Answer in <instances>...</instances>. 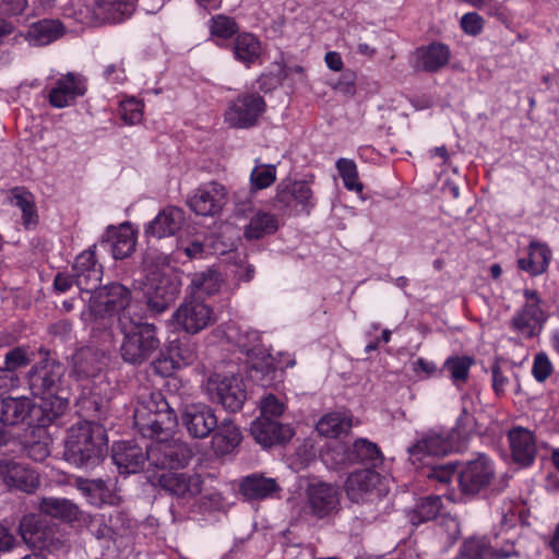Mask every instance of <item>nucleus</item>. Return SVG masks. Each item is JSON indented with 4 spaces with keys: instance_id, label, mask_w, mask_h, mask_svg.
Segmentation results:
<instances>
[{
    "instance_id": "obj_27",
    "label": "nucleus",
    "mask_w": 559,
    "mask_h": 559,
    "mask_svg": "<svg viewBox=\"0 0 559 559\" xmlns=\"http://www.w3.org/2000/svg\"><path fill=\"white\" fill-rule=\"evenodd\" d=\"M86 91L84 80L73 73L61 76L49 93V103L56 108L69 106Z\"/></svg>"
},
{
    "instance_id": "obj_25",
    "label": "nucleus",
    "mask_w": 559,
    "mask_h": 559,
    "mask_svg": "<svg viewBox=\"0 0 559 559\" xmlns=\"http://www.w3.org/2000/svg\"><path fill=\"white\" fill-rule=\"evenodd\" d=\"M186 221L185 213L176 206H167L147 225L145 234L157 239L176 235Z\"/></svg>"
},
{
    "instance_id": "obj_62",
    "label": "nucleus",
    "mask_w": 559,
    "mask_h": 559,
    "mask_svg": "<svg viewBox=\"0 0 559 559\" xmlns=\"http://www.w3.org/2000/svg\"><path fill=\"white\" fill-rule=\"evenodd\" d=\"M355 73L345 71L342 79L336 83L335 88L347 96H353L356 92L355 88Z\"/></svg>"
},
{
    "instance_id": "obj_56",
    "label": "nucleus",
    "mask_w": 559,
    "mask_h": 559,
    "mask_svg": "<svg viewBox=\"0 0 559 559\" xmlns=\"http://www.w3.org/2000/svg\"><path fill=\"white\" fill-rule=\"evenodd\" d=\"M552 372V365L545 353H538L534 358L532 373L538 382H544Z\"/></svg>"
},
{
    "instance_id": "obj_44",
    "label": "nucleus",
    "mask_w": 559,
    "mask_h": 559,
    "mask_svg": "<svg viewBox=\"0 0 559 559\" xmlns=\"http://www.w3.org/2000/svg\"><path fill=\"white\" fill-rule=\"evenodd\" d=\"M441 506V498L439 496L425 497L408 513V519L413 525H419L433 520L438 516Z\"/></svg>"
},
{
    "instance_id": "obj_5",
    "label": "nucleus",
    "mask_w": 559,
    "mask_h": 559,
    "mask_svg": "<svg viewBox=\"0 0 559 559\" xmlns=\"http://www.w3.org/2000/svg\"><path fill=\"white\" fill-rule=\"evenodd\" d=\"M136 0H70L63 16L85 25L119 23L135 11Z\"/></svg>"
},
{
    "instance_id": "obj_58",
    "label": "nucleus",
    "mask_w": 559,
    "mask_h": 559,
    "mask_svg": "<svg viewBox=\"0 0 559 559\" xmlns=\"http://www.w3.org/2000/svg\"><path fill=\"white\" fill-rule=\"evenodd\" d=\"M462 28L472 35H477L483 29V19L477 13H466L461 19Z\"/></svg>"
},
{
    "instance_id": "obj_47",
    "label": "nucleus",
    "mask_w": 559,
    "mask_h": 559,
    "mask_svg": "<svg viewBox=\"0 0 559 559\" xmlns=\"http://www.w3.org/2000/svg\"><path fill=\"white\" fill-rule=\"evenodd\" d=\"M473 362V358L468 356L449 357L443 365V369L449 372L455 384L464 383L468 378L469 368Z\"/></svg>"
},
{
    "instance_id": "obj_17",
    "label": "nucleus",
    "mask_w": 559,
    "mask_h": 559,
    "mask_svg": "<svg viewBox=\"0 0 559 559\" xmlns=\"http://www.w3.org/2000/svg\"><path fill=\"white\" fill-rule=\"evenodd\" d=\"M0 479L9 487L32 493L39 486L38 474L26 464L12 459L0 460Z\"/></svg>"
},
{
    "instance_id": "obj_61",
    "label": "nucleus",
    "mask_w": 559,
    "mask_h": 559,
    "mask_svg": "<svg viewBox=\"0 0 559 559\" xmlns=\"http://www.w3.org/2000/svg\"><path fill=\"white\" fill-rule=\"evenodd\" d=\"M454 467L452 464L438 465L433 466L429 473L428 477L431 479H436L442 484L449 483L454 476Z\"/></svg>"
},
{
    "instance_id": "obj_34",
    "label": "nucleus",
    "mask_w": 559,
    "mask_h": 559,
    "mask_svg": "<svg viewBox=\"0 0 559 559\" xmlns=\"http://www.w3.org/2000/svg\"><path fill=\"white\" fill-rule=\"evenodd\" d=\"M52 526L37 514L24 515L19 524V532L23 542L33 548H39L45 543Z\"/></svg>"
},
{
    "instance_id": "obj_46",
    "label": "nucleus",
    "mask_w": 559,
    "mask_h": 559,
    "mask_svg": "<svg viewBox=\"0 0 559 559\" xmlns=\"http://www.w3.org/2000/svg\"><path fill=\"white\" fill-rule=\"evenodd\" d=\"M75 486L92 504L103 503L109 493V488L103 479L78 478Z\"/></svg>"
},
{
    "instance_id": "obj_54",
    "label": "nucleus",
    "mask_w": 559,
    "mask_h": 559,
    "mask_svg": "<svg viewBox=\"0 0 559 559\" xmlns=\"http://www.w3.org/2000/svg\"><path fill=\"white\" fill-rule=\"evenodd\" d=\"M32 358L27 355L26 350L22 347H15L7 353L4 362H5V370L10 374H12L13 371L17 370L19 368L25 367L28 364H31Z\"/></svg>"
},
{
    "instance_id": "obj_6",
    "label": "nucleus",
    "mask_w": 559,
    "mask_h": 559,
    "mask_svg": "<svg viewBox=\"0 0 559 559\" xmlns=\"http://www.w3.org/2000/svg\"><path fill=\"white\" fill-rule=\"evenodd\" d=\"M148 467L156 471L182 468L192 459V450L179 439L160 438L147 445Z\"/></svg>"
},
{
    "instance_id": "obj_13",
    "label": "nucleus",
    "mask_w": 559,
    "mask_h": 559,
    "mask_svg": "<svg viewBox=\"0 0 559 559\" xmlns=\"http://www.w3.org/2000/svg\"><path fill=\"white\" fill-rule=\"evenodd\" d=\"M181 421L188 435L194 439L210 437L217 427V417L213 408L203 403H191L183 407Z\"/></svg>"
},
{
    "instance_id": "obj_64",
    "label": "nucleus",
    "mask_w": 559,
    "mask_h": 559,
    "mask_svg": "<svg viewBox=\"0 0 559 559\" xmlns=\"http://www.w3.org/2000/svg\"><path fill=\"white\" fill-rule=\"evenodd\" d=\"M12 199L21 211H25L34 202L33 194L23 188H14L12 190Z\"/></svg>"
},
{
    "instance_id": "obj_42",
    "label": "nucleus",
    "mask_w": 559,
    "mask_h": 559,
    "mask_svg": "<svg viewBox=\"0 0 559 559\" xmlns=\"http://www.w3.org/2000/svg\"><path fill=\"white\" fill-rule=\"evenodd\" d=\"M352 463H366L376 467L382 463V454L378 445L367 439L356 440L347 453Z\"/></svg>"
},
{
    "instance_id": "obj_14",
    "label": "nucleus",
    "mask_w": 559,
    "mask_h": 559,
    "mask_svg": "<svg viewBox=\"0 0 559 559\" xmlns=\"http://www.w3.org/2000/svg\"><path fill=\"white\" fill-rule=\"evenodd\" d=\"M265 110V103L258 94H245L239 96L226 110L225 119L230 127L250 128L258 122L259 117Z\"/></svg>"
},
{
    "instance_id": "obj_30",
    "label": "nucleus",
    "mask_w": 559,
    "mask_h": 559,
    "mask_svg": "<svg viewBox=\"0 0 559 559\" xmlns=\"http://www.w3.org/2000/svg\"><path fill=\"white\" fill-rule=\"evenodd\" d=\"M512 459L515 463L528 466L536 455V443L533 433L523 427H514L508 433Z\"/></svg>"
},
{
    "instance_id": "obj_41",
    "label": "nucleus",
    "mask_w": 559,
    "mask_h": 559,
    "mask_svg": "<svg viewBox=\"0 0 559 559\" xmlns=\"http://www.w3.org/2000/svg\"><path fill=\"white\" fill-rule=\"evenodd\" d=\"M222 283V275L214 269L195 272L191 276V295L199 298L201 295H214L219 290Z\"/></svg>"
},
{
    "instance_id": "obj_24",
    "label": "nucleus",
    "mask_w": 559,
    "mask_h": 559,
    "mask_svg": "<svg viewBox=\"0 0 559 559\" xmlns=\"http://www.w3.org/2000/svg\"><path fill=\"white\" fill-rule=\"evenodd\" d=\"M70 396L69 389L40 396V404L35 405L37 425L48 426L61 417L69 409Z\"/></svg>"
},
{
    "instance_id": "obj_31",
    "label": "nucleus",
    "mask_w": 559,
    "mask_h": 559,
    "mask_svg": "<svg viewBox=\"0 0 559 559\" xmlns=\"http://www.w3.org/2000/svg\"><path fill=\"white\" fill-rule=\"evenodd\" d=\"M281 487L275 478L265 477L263 474H251L243 477L239 485V492L247 500H263L278 492Z\"/></svg>"
},
{
    "instance_id": "obj_4",
    "label": "nucleus",
    "mask_w": 559,
    "mask_h": 559,
    "mask_svg": "<svg viewBox=\"0 0 559 559\" xmlns=\"http://www.w3.org/2000/svg\"><path fill=\"white\" fill-rule=\"evenodd\" d=\"M119 330L123 334L120 355L124 362L140 366L160 350V341L154 324L122 316L119 319Z\"/></svg>"
},
{
    "instance_id": "obj_12",
    "label": "nucleus",
    "mask_w": 559,
    "mask_h": 559,
    "mask_svg": "<svg viewBox=\"0 0 559 559\" xmlns=\"http://www.w3.org/2000/svg\"><path fill=\"white\" fill-rule=\"evenodd\" d=\"M228 200L226 188L212 181L198 188L189 198L188 205L201 216H215L219 214Z\"/></svg>"
},
{
    "instance_id": "obj_26",
    "label": "nucleus",
    "mask_w": 559,
    "mask_h": 559,
    "mask_svg": "<svg viewBox=\"0 0 559 559\" xmlns=\"http://www.w3.org/2000/svg\"><path fill=\"white\" fill-rule=\"evenodd\" d=\"M546 321V314L536 304H525L510 321V326L526 338L539 334Z\"/></svg>"
},
{
    "instance_id": "obj_36",
    "label": "nucleus",
    "mask_w": 559,
    "mask_h": 559,
    "mask_svg": "<svg viewBox=\"0 0 559 559\" xmlns=\"http://www.w3.org/2000/svg\"><path fill=\"white\" fill-rule=\"evenodd\" d=\"M241 441L239 428L230 420L224 419L213 431L212 447L215 453L224 455L230 453Z\"/></svg>"
},
{
    "instance_id": "obj_53",
    "label": "nucleus",
    "mask_w": 559,
    "mask_h": 559,
    "mask_svg": "<svg viewBox=\"0 0 559 559\" xmlns=\"http://www.w3.org/2000/svg\"><path fill=\"white\" fill-rule=\"evenodd\" d=\"M120 115L124 122L136 124L143 117V104L135 98L126 99L121 102Z\"/></svg>"
},
{
    "instance_id": "obj_23",
    "label": "nucleus",
    "mask_w": 559,
    "mask_h": 559,
    "mask_svg": "<svg viewBox=\"0 0 559 559\" xmlns=\"http://www.w3.org/2000/svg\"><path fill=\"white\" fill-rule=\"evenodd\" d=\"M450 57L449 47L435 41L414 51L413 67L416 71L436 73L449 63Z\"/></svg>"
},
{
    "instance_id": "obj_32",
    "label": "nucleus",
    "mask_w": 559,
    "mask_h": 559,
    "mask_svg": "<svg viewBox=\"0 0 559 559\" xmlns=\"http://www.w3.org/2000/svg\"><path fill=\"white\" fill-rule=\"evenodd\" d=\"M280 228L277 215L258 210L249 216L248 223L243 227V237L247 240H260L275 234Z\"/></svg>"
},
{
    "instance_id": "obj_48",
    "label": "nucleus",
    "mask_w": 559,
    "mask_h": 559,
    "mask_svg": "<svg viewBox=\"0 0 559 559\" xmlns=\"http://www.w3.org/2000/svg\"><path fill=\"white\" fill-rule=\"evenodd\" d=\"M209 29L212 36L228 39L238 32L239 27L233 17L217 14L210 20Z\"/></svg>"
},
{
    "instance_id": "obj_59",
    "label": "nucleus",
    "mask_w": 559,
    "mask_h": 559,
    "mask_svg": "<svg viewBox=\"0 0 559 559\" xmlns=\"http://www.w3.org/2000/svg\"><path fill=\"white\" fill-rule=\"evenodd\" d=\"M27 455L34 461L41 462L49 456L50 450L46 441H35L26 445Z\"/></svg>"
},
{
    "instance_id": "obj_2",
    "label": "nucleus",
    "mask_w": 559,
    "mask_h": 559,
    "mask_svg": "<svg viewBox=\"0 0 559 559\" xmlns=\"http://www.w3.org/2000/svg\"><path fill=\"white\" fill-rule=\"evenodd\" d=\"M177 425V414L162 392H151L138 402L133 413V426L144 438H169Z\"/></svg>"
},
{
    "instance_id": "obj_52",
    "label": "nucleus",
    "mask_w": 559,
    "mask_h": 559,
    "mask_svg": "<svg viewBox=\"0 0 559 559\" xmlns=\"http://www.w3.org/2000/svg\"><path fill=\"white\" fill-rule=\"evenodd\" d=\"M261 414L259 417H266L271 420H278L285 411V404L274 394H267L260 402Z\"/></svg>"
},
{
    "instance_id": "obj_18",
    "label": "nucleus",
    "mask_w": 559,
    "mask_h": 559,
    "mask_svg": "<svg viewBox=\"0 0 559 559\" xmlns=\"http://www.w3.org/2000/svg\"><path fill=\"white\" fill-rule=\"evenodd\" d=\"M179 292L180 284L177 280L165 274L154 278L145 293L148 311L153 314L166 311L174 304Z\"/></svg>"
},
{
    "instance_id": "obj_35",
    "label": "nucleus",
    "mask_w": 559,
    "mask_h": 559,
    "mask_svg": "<svg viewBox=\"0 0 559 559\" xmlns=\"http://www.w3.org/2000/svg\"><path fill=\"white\" fill-rule=\"evenodd\" d=\"M106 237V241L111 242L115 259H124L134 251L136 239L129 224H121L119 228L109 227Z\"/></svg>"
},
{
    "instance_id": "obj_45",
    "label": "nucleus",
    "mask_w": 559,
    "mask_h": 559,
    "mask_svg": "<svg viewBox=\"0 0 559 559\" xmlns=\"http://www.w3.org/2000/svg\"><path fill=\"white\" fill-rule=\"evenodd\" d=\"M234 55L237 60L246 64L254 62L260 56L259 40L248 33L238 35L234 44Z\"/></svg>"
},
{
    "instance_id": "obj_15",
    "label": "nucleus",
    "mask_w": 559,
    "mask_h": 559,
    "mask_svg": "<svg viewBox=\"0 0 559 559\" xmlns=\"http://www.w3.org/2000/svg\"><path fill=\"white\" fill-rule=\"evenodd\" d=\"M381 475L371 468L355 471L346 479L345 490L347 497L356 502H366L382 495L380 488Z\"/></svg>"
},
{
    "instance_id": "obj_1",
    "label": "nucleus",
    "mask_w": 559,
    "mask_h": 559,
    "mask_svg": "<svg viewBox=\"0 0 559 559\" xmlns=\"http://www.w3.org/2000/svg\"><path fill=\"white\" fill-rule=\"evenodd\" d=\"M131 301V290L118 282H111L93 292L87 311L83 316L93 330L106 331L115 320L119 325L122 316L132 317L129 311Z\"/></svg>"
},
{
    "instance_id": "obj_3",
    "label": "nucleus",
    "mask_w": 559,
    "mask_h": 559,
    "mask_svg": "<svg viewBox=\"0 0 559 559\" xmlns=\"http://www.w3.org/2000/svg\"><path fill=\"white\" fill-rule=\"evenodd\" d=\"M107 451L105 428L96 423L84 421L72 426L64 445L66 460L79 467L100 462Z\"/></svg>"
},
{
    "instance_id": "obj_49",
    "label": "nucleus",
    "mask_w": 559,
    "mask_h": 559,
    "mask_svg": "<svg viewBox=\"0 0 559 559\" xmlns=\"http://www.w3.org/2000/svg\"><path fill=\"white\" fill-rule=\"evenodd\" d=\"M336 168L344 186L352 191L360 192L364 188L362 183L358 180L357 166L353 159L340 158L336 162Z\"/></svg>"
},
{
    "instance_id": "obj_37",
    "label": "nucleus",
    "mask_w": 559,
    "mask_h": 559,
    "mask_svg": "<svg viewBox=\"0 0 559 559\" xmlns=\"http://www.w3.org/2000/svg\"><path fill=\"white\" fill-rule=\"evenodd\" d=\"M38 509L43 514L64 522L80 521L83 515L78 506L63 498H43L38 503Z\"/></svg>"
},
{
    "instance_id": "obj_39",
    "label": "nucleus",
    "mask_w": 559,
    "mask_h": 559,
    "mask_svg": "<svg viewBox=\"0 0 559 559\" xmlns=\"http://www.w3.org/2000/svg\"><path fill=\"white\" fill-rule=\"evenodd\" d=\"M551 258V251L545 243L532 241L530 243L528 258L518 261L519 267L531 275H539L546 272Z\"/></svg>"
},
{
    "instance_id": "obj_29",
    "label": "nucleus",
    "mask_w": 559,
    "mask_h": 559,
    "mask_svg": "<svg viewBox=\"0 0 559 559\" xmlns=\"http://www.w3.org/2000/svg\"><path fill=\"white\" fill-rule=\"evenodd\" d=\"M308 506L313 515L324 518L335 511L338 506L337 490L329 484L310 485L307 489Z\"/></svg>"
},
{
    "instance_id": "obj_57",
    "label": "nucleus",
    "mask_w": 559,
    "mask_h": 559,
    "mask_svg": "<svg viewBox=\"0 0 559 559\" xmlns=\"http://www.w3.org/2000/svg\"><path fill=\"white\" fill-rule=\"evenodd\" d=\"M27 7V0H0V14L7 16L21 15Z\"/></svg>"
},
{
    "instance_id": "obj_16",
    "label": "nucleus",
    "mask_w": 559,
    "mask_h": 559,
    "mask_svg": "<svg viewBox=\"0 0 559 559\" xmlns=\"http://www.w3.org/2000/svg\"><path fill=\"white\" fill-rule=\"evenodd\" d=\"M493 469L485 456L466 463L459 474V485L465 496H475L486 489L493 478Z\"/></svg>"
},
{
    "instance_id": "obj_28",
    "label": "nucleus",
    "mask_w": 559,
    "mask_h": 559,
    "mask_svg": "<svg viewBox=\"0 0 559 559\" xmlns=\"http://www.w3.org/2000/svg\"><path fill=\"white\" fill-rule=\"evenodd\" d=\"M36 420L35 404L28 397H5L0 401V423L3 427Z\"/></svg>"
},
{
    "instance_id": "obj_7",
    "label": "nucleus",
    "mask_w": 559,
    "mask_h": 559,
    "mask_svg": "<svg viewBox=\"0 0 559 559\" xmlns=\"http://www.w3.org/2000/svg\"><path fill=\"white\" fill-rule=\"evenodd\" d=\"M66 371L64 365L45 352V357L27 372V384L33 395L44 396L68 389L64 385Z\"/></svg>"
},
{
    "instance_id": "obj_38",
    "label": "nucleus",
    "mask_w": 559,
    "mask_h": 559,
    "mask_svg": "<svg viewBox=\"0 0 559 559\" xmlns=\"http://www.w3.org/2000/svg\"><path fill=\"white\" fill-rule=\"evenodd\" d=\"M104 359V353L96 348H80L73 355V370L80 377H94L100 371Z\"/></svg>"
},
{
    "instance_id": "obj_10",
    "label": "nucleus",
    "mask_w": 559,
    "mask_h": 559,
    "mask_svg": "<svg viewBox=\"0 0 559 559\" xmlns=\"http://www.w3.org/2000/svg\"><path fill=\"white\" fill-rule=\"evenodd\" d=\"M174 319L187 333L195 334L214 323V312L201 298L190 296L176 310Z\"/></svg>"
},
{
    "instance_id": "obj_50",
    "label": "nucleus",
    "mask_w": 559,
    "mask_h": 559,
    "mask_svg": "<svg viewBox=\"0 0 559 559\" xmlns=\"http://www.w3.org/2000/svg\"><path fill=\"white\" fill-rule=\"evenodd\" d=\"M276 179V169L273 165H258L250 175L251 188L261 190L270 187Z\"/></svg>"
},
{
    "instance_id": "obj_19",
    "label": "nucleus",
    "mask_w": 559,
    "mask_h": 559,
    "mask_svg": "<svg viewBox=\"0 0 559 559\" xmlns=\"http://www.w3.org/2000/svg\"><path fill=\"white\" fill-rule=\"evenodd\" d=\"M111 459L121 474H134L148 464L147 447L134 440L119 441L112 445Z\"/></svg>"
},
{
    "instance_id": "obj_40",
    "label": "nucleus",
    "mask_w": 559,
    "mask_h": 559,
    "mask_svg": "<svg viewBox=\"0 0 559 559\" xmlns=\"http://www.w3.org/2000/svg\"><path fill=\"white\" fill-rule=\"evenodd\" d=\"M64 34V26L59 20H43L31 26L26 38L36 46H45Z\"/></svg>"
},
{
    "instance_id": "obj_21",
    "label": "nucleus",
    "mask_w": 559,
    "mask_h": 559,
    "mask_svg": "<svg viewBox=\"0 0 559 559\" xmlns=\"http://www.w3.org/2000/svg\"><path fill=\"white\" fill-rule=\"evenodd\" d=\"M250 432L254 440L265 448L285 443L294 436L289 425H283L280 420H271L266 417H258L253 420Z\"/></svg>"
},
{
    "instance_id": "obj_43",
    "label": "nucleus",
    "mask_w": 559,
    "mask_h": 559,
    "mask_svg": "<svg viewBox=\"0 0 559 559\" xmlns=\"http://www.w3.org/2000/svg\"><path fill=\"white\" fill-rule=\"evenodd\" d=\"M350 427V417L337 412L324 415L317 424L318 432L328 438H336L342 433H346Z\"/></svg>"
},
{
    "instance_id": "obj_9",
    "label": "nucleus",
    "mask_w": 559,
    "mask_h": 559,
    "mask_svg": "<svg viewBox=\"0 0 559 559\" xmlns=\"http://www.w3.org/2000/svg\"><path fill=\"white\" fill-rule=\"evenodd\" d=\"M272 204L283 213L292 212L299 207L300 212L310 213L314 206L313 191L305 180L282 181L276 188V194Z\"/></svg>"
},
{
    "instance_id": "obj_63",
    "label": "nucleus",
    "mask_w": 559,
    "mask_h": 559,
    "mask_svg": "<svg viewBox=\"0 0 559 559\" xmlns=\"http://www.w3.org/2000/svg\"><path fill=\"white\" fill-rule=\"evenodd\" d=\"M68 546L64 540L60 538L53 531V527L50 530L47 538L43 545L39 546V549H47L50 552L59 551L62 549H67Z\"/></svg>"
},
{
    "instance_id": "obj_60",
    "label": "nucleus",
    "mask_w": 559,
    "mask_h": 559,
    "mask_svg": "<svg viewBox=\"0 0 559 559\" xmlns=\"http://www.w3.org/2000/svg\"><path fill=\"white\" fill-rule=\"evenodd\" d=\"M171 354L178 357L182 364L190 365L197 359L194 349L185 343H178L171 347Z\"/></svg>"
},
{
    "instance_id": "obj_22",
    "label": "nucleus",
    "mask_w": 559,
    "mask_h": 559,
    "mask_svg": "<svg viewBox=\"0 0 559 559\" xmlns=\"http://www.w3.org/2000/svg\"><path fill=\"white\" fill-rule=\"evenodd\" d=\"M157 483L164 490L182 499L193 498L202 491V478L198 474L163 473Z\"/></svg>"
},
{
    "instance_id": "obj_11",
    "label": "nucleus",
    "mask_w": 559,
    "mask_h": 559,
    "mask_svg": "<svg viewBox=\"0 0 559 559\" xmlns=\"http://www.w3.org/2000/svg\"><path fill=\"white\" fill-rule=\"evenodd\" d=\"M511 557H519L515 543L496 534L490 545L476 538L466 540L462 546L459 559H508Z\"/></svg>"
},
{
    "instance_id": "obj_20",
    "label": "nucleus",
    "mask_w": 559,
    "mask_h": 559,
    "mask_svg": "<svg viewBox=\"0 0 559 559\" xmlns=\"http://www.w3.org/2000/svg\"><path fill=\"white\" fill-rule=\"evenodd\" d=\"M72 270V277L80 290L93 295V292L100 288L103 267L96 262L93 250L90 249L79 254Z\"/></svg>"
},
{
    "instance_id": "obj_55",
    "label": "nucleus",
    "mask_w": 559,
    "mask_h": 559,
    "mask_svg": "<svg viewBox=\"0 0 559 559\" xmlns=\"http://www.w3.org/2000/svg\"><path fill=\"white\" fill-rule=\"evenodd\" d=\"M439 530L441 535H445L449 544L455 543L461 535V527L459 521L448 514L441 515L439 520Z\"/></svg>"
},
{
    "instance_id": "obj_8",
    "label": "nucleus",
    "mask_w": 559,
    "mask_h": 559,
    "mask_svg": "<svg viewBox=\"0 0 559 559\" xmlns=\"http://www.w3.org/2000/svg\"><path fill=\"white\" fill-rule=\"evenodd\" d=\"M203 390L214 403H219L229 412L241 409L247 393L242 380L236 376L214 373L203 384Z\"/></svg>"
},
{
    "instance_id": "obj_51",
    "label": "nucleus",
    "mask_w": 559,
    "mask_h": 559,
    "mask_svg": "<svg viewBox=\"0 0 559 559\" xmlns=\"http://www.w3.org/2000/svg\"><path fill=\"white\" fill-rule=\"evenodd\" d=\"M80 521L87 526L90 532L97 539H111L114 536V531L106 524L104 515H90L83 513Z\"/></svg>"
},
{
    "instance_id": "obj_33",
    "label": "nucleus",
    "mask_w": 559,
    "mask_h": 559,
    "mask_svg": "<svg viewBox=\"0 0 559 559\" xmlns=\"http://www.w3.org/2000/svg\"><path fill=\"white\" fill-rule=\"evenodd\" d=\"M451 449L452 444L448 438L436 432H428L408 448V453L417 460H421L425 456L447 455Z\"/></svg>"
}]
</instances>
